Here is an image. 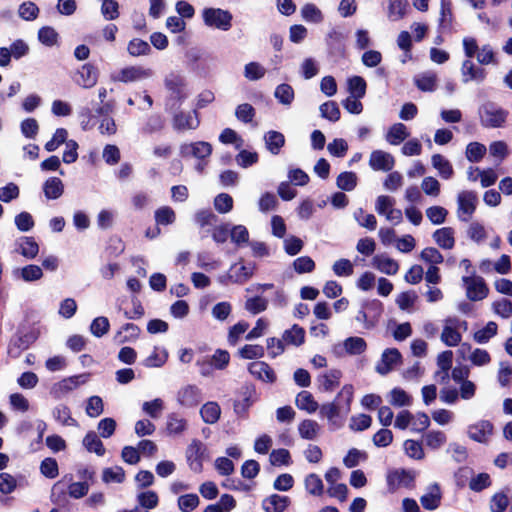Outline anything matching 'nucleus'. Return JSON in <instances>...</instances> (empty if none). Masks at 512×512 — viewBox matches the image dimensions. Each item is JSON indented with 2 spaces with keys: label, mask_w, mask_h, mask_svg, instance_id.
Returning <instances> with one entry per match:
<instances>
[{
  "label": "nucleus",
  "mask_w": 512,
  "mask_h": 512,
  "mask_svg": "<svg viewBox=\"0 0 512 512\" xmlns=\"http://www.w3.org/2000/svg\"><path fill=\"white\" fill-rule=\"evenodd\" d=\"M195 118L190 113L178 112L173 116V128L177 131L196 129L199 126L197 110H194Z\"/></svg>",
  "instance_id": "nucleus-14"
},
{
  "label": "nucleus",
  "mask_w": 512,
  "mask_h": 512,
  "mask_svg": "<svg viewBox=\"0 0 512 512\" xmlns=\"http://www.w3.org/2000/svg\"><path fill=\"white\" fill-rule=\"evenodd\" d=\"M41 473L49 478L54 479L59 475V468L56 459L47 457L40 464Z\"/></svg>",
  "instance_id": "nucleus-62"
},
{
  "label": "nucleus",
  "mask_w": 512,
  "mask_h": 512,
  "mask_svg": "<svg viewBox=\"0 0 512 512\" xmlns=\"http://www.w3.org/2000/svg\"><path fill=\"white\" fill-rule=\"evenodd\" d=\"M234 274H227L219 277V281L221 284L227 285L229 282L236 284H244L253 276V266L240 265L237 268V264H233L230 268V271L235 270Z\"/></svg>",
  "instance_id": "nucleus-8"
},
{
  "label": "nucleus",
  "mask_w": 512,
  "mask_h": 512,
  "mask_svg": "<svg viewBox=\"0 0 512 512\" xmlns=\"http://www.w3.org/2000/svg\"><path fill=\"white\" fill-rule=\"evenodd\" d=\"M43 192L47 199H58L64 193V185L60 178L50 177L43 184Z\"/></svg>",
  "instance_id": "nucleus-22"
},
{
  "label": "nucleus",
  "mask_w": 512,
  "mask_h": 512,
  "mask_svg": "<svg viewBox=\"0 0 512 512\" xmlns=\"http://www.w3.org/2000/svg\"><path fill=\"white\" fill-rule=\"evenodd\" d=\"M248 371L256 379L266 383H274L277 379L272 367L264 361L252 362L248 366Z\"/></svg>",
  "instance_id": "nucleus-11"
},
{
  "label": "nucleus",
  "mask_w": 512,
  "mask_h": 512,
  "mask_svg": "<svg viewBox=\"0 0 512 512\" xmlns=\"http://www.w3.org/2000/svg\"><path fill=\"white\" fill-rule=\"evenodd\" d=\"M298 431L303 439L313 440L318 434L319 425L315 420L305 419L299 424Z\"/></svg>",
  "instance_id": "nucleus-37"
},
{
  "label": "nucleus",
  "mask_w": 512,
  "mask_h": 512,
  "mask_svg": "<svg viewBox=\"0 0 512 512\" xmlns=\"http://www.w3.org/2000/svg\"><path fill=\"white\" fill-rule=\"evenodd\" d=\"M152 75L151 69H145L141 66H130L123 68L118 75V80L123 83L134 82L148 78Z\"/></svg>",
  "instance_id": "nucleus-16"
},
{
  "label": "nucleus",
  "mask_w": 512,
  "mask_h": 512,
  "mask_svg": "<svg viewBox=\"0 0 512 512\" xmlns=\"http://www.w3.org/2000/svg\"><path fill=\"white\" fill-rule=\"evenodd\" d=\"M54 418L63 425H76L77 421L72 418L71 410L67 405H59L53 410Z\"/></svg>",
  "instance_id": "nucleus-57"
},
{
  "label": "nucleus",
  "mask_w": 512,
  "mask_h": 512,
  "mask_svg": "<svg viewBox=\"0 0 512 512\" xmlns=\"http://www.w3.org/2000/svg\"><path fill=\"white\" fill-rule=\"evenodd\" d=\"M177 399L182 406L195 407L202 401L201 390L196 385H187L178 391Z\"/></svg>",
  "instance_id": "nucleus-12"
},
{
  "label": "nucleus",
  "mask_w": 512,
  "mask_h": 512,
  "mask_svg": "<svg viewBox=\"0 0 512 512\" xmlns=\"http://www.w3.org/2000/svg\"><path fill=\"white\" fill-rule=\"evenodd\" d=\"M344 347H345L346 352L349 355H359V354H362L366 350L367 343L361 337H357V336L348 337L344 341Z\"/></svg>",
  "instance_id": "nucleus-41"
},
{
  "label": "nucleus",
  "mask_w": 512,
  "mask_h": 512,
  "mask_svg": "<svg viewBox=\"0 0 512 512\" xmlns=\"http://www.w3.org/2000/svg\"><path fill=\"white\" fill-rule=\"evenodd\" d=\"M109 329H110V323H109L108 318L105 316L96 317L90 325V332L95 337H98V338L107 334Z\"/></svg>",
  "instance_id": "nucleus-52"
},
{
  "label": "nucleus",
  "mask_w": 512,
  "mask_h": 512,
  "mask_svg": "<svg viewBox=\"0 0 512 512\" xmlns=\"http://www.w3.org/2000/svg\"><path fill=\"white\" fill-rule=\"evenodd\" d=\"M341 371L334 369L319 377L320 386L324 391H333L335 387L339 386Z\"/></svg>",
  "instance_id": "nucleus-40"
},
{
  "label": "nucleus",
  "mask_w": 512,
  "mask_h": 512,
  "mask_svg": "<svg viewBox=\"0 0 512 512\" xmlns=\"http://www.w3.org/2000/svg\"><path fill=\"white\" fill-rule=\"evenodd\" d=\"M157 225H170L175 222L176 214L169 206H162L154 214Z\"/></svg>",
  "instance_id": "nucleus-48"
},
{
  "label": "nucleus",
  "mask_w": 512,
  "mask_h": 512,
  "mask_svg": "<svg viewBox=\"0 0 512 512\" xmlns=\"http://www.w3.org/2000/svg\"><path fill=\"white\" fill-rule=\"evenodd\" d=\"M33 339L31 335L25 334L18 336L14 339L9 346V354L12 357H18L22 351L28 349L32 344Z\"/></svg>",
  "instance_id": "nucleus-34"
},
{
  "label": "nucleus",
  "mask_w": 512,
  "mask_h": 512,
  "mask_svg": "<svg viewBox=\"0 0 512 512\" xmlns=\"http://www.w3.org/2000/svg\"><path fill=\"white\" fill-rule=\"evenodd\" d=\"M266 148L274 155L279 154L285 145V137L281 132L270 130L265 134Z\"/></svg>",
  "instance_id": "nucleus-26"
},
{
  "label": "nucleus",
  "mask_w": 512,
  "mask_h": 512,
  "mask_svg": "<svg viewBox=\"0 0 512 512\" xmlns=\"http://www.w3.org/2000/svg\"><path fill=\"white\" fill-rule=\"evenodd\" d=\"M321 116L331 122H337L341 117L338 104L335 101H327L320 105Z\"/></svg>",
  "instance_id": "nucleus-45"
},
{
  "label": "nucleus",
  "mask_w": 512,
  "mask_h": 512,
  "mask_svg": "<svg viewBox=\"0 0 512 512\" xmlns=\"http://www.w3.org/2000/svg\"><path fill=\"white\" fill-rule=\"evenodd\" d=\"M200 414L205 423L214 424L220 418L221 408L217 402L210 401L201 407Z\"/></svg>",
  "instance_id": "nucleus-27"
},
{
  "label": "nucleus",
  "mask_w": 512,
  "mask_h": 512,
  "mask_svg": "<svg viewBox=\"0 0 512 512\" xmlns=\"http://www.w3.org/2000/svg\"><path fill=\"white\" fill-rule=\"evenodd\" d=\"M348 92L352 98L361 99L366 94L367 83L361 76H352L347 81Z\"/></svg>",
  "instance_id": "nucleus-29"
},
{
  "label": "nucleus",
  "mask_w": 512,
  "mask_h": 512,
  "mask_svg": "<svg viewBox=\"0 0 512 512\" xmlns=\"http://www.w3.org/2000/svg\"><path fill=\"white\" fill-rule=\"evenodd\" d=\"M232 14L220 8H205L203 20L205 25L228 31L232 27Z\"/></svg>",
  "instance_id": "nucleus-2"
},
{
  "label": "nucleus",
  "mask_w": 512,
  "mask_h": 512,
  "mask_svg": "<svg viewBox=\"0 0 512 512\" xmlns=\"http://www.w3.org/2000/svg\"><path fill=\"white\" fill-rule=\"evenodd\" d=\"M462 72L463 76H469L464 79L465 82L469 80H478L482 81L486 77V71L483 68L475 67V65L470 60H465L462 64Z\"/></svg>",
  "instance_id": "nucleus-35"
},
{
  "label": "nucleus",
  "mask_w": 512,
  "mask_h": 512,
  "mask_svg": "<svg viewBox=\"0 0 512 512\" xmlns=\"http://www.w3.org/2000/svg\"><path fill=\"white\" fill-rule=\"evenodd\" d=\"M102 480L105 483H122L125 480V471L122 467L105 468L102 472Z\"/></svg>",
  "instance_id": "nucleus-56"
},
{
  "label": "nucleus",
  "mask_w": 512,
  "mask_h": 512,
  "mask_svg": "<svg viewBox=\"0 0 512 512\" xmlns=\"http://www.w3.org/2000/svg\"><path fill=\"white\" fill-rule=\"evenodd\" d=\"M301 15L308 22L319 23L323 20L322 12L312 3H307L302 7Z\"/></svg>",
  "instance_id": "nucleus-58"
},
{
  "label": "nucleus",
  "mask_w": 512,
  "mask_h": 512,
  "mask_svg": "<svg viewBox=\"0 0 512 512\" xmlns=\"http://www.w3.org/2000/svg\"><path fill=\"white\" fill-rule=\"evenodd\" d=\"M68 132L65 128L56 129L53 137L46 142L44 148L48 152L55 151L60 145L67 142Z\"/></svg>",
  "instance_id": "nucleus-53"
},
{
  "label": "nucleus",
  "mask_w": 512,
  "mask_h": 512,
  "mask_svg": "<svg viewBox=\"0 0 512 512\" xmlns=\"http://www.w3.org/2000/svg\"><path fill=\"white\" fill-rule=\"evenodd\" d=\"M477 195L473 191H463L458 195V210L471 216L476 210Z\"/></svg>",
  "instance_id": "nucleus-21"
},
{
  "label": "nucleus",
  "mask_w": 512,
  "mask_h": 512,
  "mask_svg": "<svg viewBox=\"0 0 512 512\" xmlns=\"http://www.w3.org/2000/svg\"><path fill=\"white\" fill-rule=\"evenodd\" d=\"M140 328L134 323H126L121 329L117 332L116 338L121 337L119 339V343L130 342L136 340L140 335Z\"/></svg>",
  "instance_id": "nucleus-36"
},
{
  "label": "nucleus",
  "mask_w": 512,
  "mask_h": 512,
  "mask_svg": "<svg viewBox=\"0 0 512 512\" xmlns=\"http://www.w3.org/2000/svg\"><path fill=\"white\" fill-rule=\"evenodd\" d=\"M127 51L131 56L138 57L148 55L151 52V47L148 42L140 38H134L128 43Z\"/></svg>",
  "instance_id": "nucleus-44"
},
{
  "label": "nucleus",
  "mask_w": 512,
  "mask_h": 512,
  "mask_svg": "<svg viewBox=\"0 0 512 512\" xmlns=\"http://www.w3.org/2000/svg\"><path fill=\"white\" fill-rule=\"evenodd\" d=\"M408 136L407 127L403 123H395L390 127L386 139L391 145H399Z\"/></svg>",
  "instance_id": "nucleus-31"
},
{
  "label": "nucleus",
  "mask_w": 512,
  "mask_h": 512,
  "mask_svg": "<svg viewBox=\"0 0 512 512\" xmlns=\"http://www.w3.org/2000/svg\"><path fill=\"white\" fill-rule=\"evenodd\" d=\"M199 502L197 494H184L178 498V507L182 512H192L198 507Z\"/></svg>",
  "instance_id": "nucleus-54"
},
{
  "label": "nucleus",
  "mask_w": 512,
  "mask_h": 512,
  "mask_svg": "<svg viewBox=\"0 0 512 512\" xmlns=\"http://www.w3.org/2000/svg\"><path fill=\"white\" fill-rule=\"evenodd\" d=\"M373 261L376 268L387 275H395L399 270L398 262L392 258H379L376 256Z\"/></svg>",
  "instance_id": "nucleus-39"
},
{
  "label": "nucleus",
  "mask_w": 512,
  "mask_h": 512,
  "mask_svg": "<svg viewBox=\"0 0 512 512\" xmlns=\"http://www.w3.org/2000/svg\"><path fill=\"white\" fill-rule=\"evenodd\" d=\"M497 331V323L489 321L484 328L474 333V340L480 344L486 343L497 334Z\"/></svg>",
  "instance_id": "nucleus-46"
},
{
  "label": "nucleus",
  "mask_w": 512,
  "mask_h": 512,
  "mask_svg": "<svg viewBox=\"0 0 512 512\" xmlns=\"http://www.w3.org/2000/svg\"><path fill=\"white\" fill-rule=\"evenodd\" d=\"M466 286V296L471 301H480L488 296L489 288L480 276H464L462 278Z\"/></svg>",
  "instance_id": "nucleus-4"
},
{
  "label": "nucleus",
  "mask_w": 512,
  "mask_h": 512,
  "mask_svg": "<svg viewBox=\"0 0 512 512\" xmlns=\"http://www.w3.org/2000/svg\"><path fill=\"white\" fill-rule=\"evenodd\" d=\"M69 490L68 485L63 481H57L51 489L50 499L52 503L58 507H66L69 503L68 500Z\"/></svg>",
  "instance_id": "nucleus-19"
},
{
  "label": "nucleus",
  "mask_w": 512,
  "mask_h": 512,
  "mask_svg": "<svg viewBox=\"0 0 512 512\" xmlns=\"http://www.w3.org/2000/svg\"><path fill=\"white\" fill-rule=\"evenodd\" d=\"M79 78L76 83L85 89H90L97 84L99 77V69L92 63H86L81 66L77 72Z\"/></svg>",
  "instance_id": "nucleus-10"
},
{
  "label": "nucleus",
  "mask_w": 512,
  "mask_h": 512,
  "mask_svg": "<svg viewBox=\"0 0 512 512\" xmlns=\"http://www.w3.org/2000/svg\"><path fill=\"white\" fill-rule=\"evenodd\" d=\"M165 88L170 92L171 98L181 104L186 99L185 78L180 74L171 73L164 80Z\"/></svg>",
  "instance_id": "nucleus-6"
},
{
  "label": "nucleus",
  "mask_w": 512,
  "mask_h": 512,
  "mask_svg": "<svg viewBox=\"0 0 512 512\" xmlns=\"http://www.w3.org/2000/svg\"><path fill=\"white\" fill-rule=\"evenodd\" d=\"M83 446L88 452L103 456L106 452L103 442L94 431H89L83 438Z\"/></svg>",
  "instance_id": "nucleus-25"
},
{
  "label": "nucleus",
  "mask_w": 512,
  "mask_h": 512,
  "mask_svg": "<svg viewBox=\"0 0 512 512\" xmlns=\"http://www.w3.org/2000/svg\"><path fill=\"white\" fill-rule=\"evenodd\" d=\"M492 485V480L488 473L482 472L472 477L469 482V488L474 492H481Z\"/></svg>",
  "instance_id": "nucleus-50"
},
{
  "label": "nucleus",
  "mask_w": 512,
  "mask_h": 512,
  "mask_svg": "<svg viewBox=\"0 0 512 512\" xmlns=\"http://www.w3.org/2000/svg\"><path fill=\"white\" fill-rule=\"evenodd\" d=\"M268 301L261 296L248 298L245 302V309L256 315L267 309Z\"/></svg>",
  "instance_id": "nucleus-59"
},
{
  "label": "nucleus",
  "mask_w": 512,
  "mask_h": 512,
  "mask_svg": "<svg viewBox=\"0 0 512 512\" xmlns=\"http://www.w3.org/2000/svg\"><path fill=\"white\" fill-rule=\"evenodd\" d=\"M214 207L219 213H228L233 209V198L227 193H220L214 199Z\"/></svg>",
  "instance_id": "nucleus-64"
},
{
  "label": "nucleus",
  "mask_w": 512,
  "mask_h": 512,
  "mask_svg": "<svg viewBox=\"0 0 512 512\" xmlns=\"http://www.w3.org/2000/svg\"><path fill=\"white\" fill-rule=\"evenodd\" d=\"M295 402L298 409L304 410L308 413H314L319 408V405L313 395L306 390L298 393Z\"/></svg>",
  "instance_id": "nucleus-28"
},
{
  "label": "nucleus",
  "mask_w": 512,
  "mask_h": 512,
  "mask_svg": "<svg viewBox=\"0 0 512 512\" xmlns=\"http://www.w3.org/2000/svg\"><path fill=\"white\" fill-rule=\"evenodd\" d=\"M290 504L291 500L288 496L272 494L262 501V508L265 512H285Z\"/></svg>",
  "instance_id": "nucleus-15"
},
{
  "label": "nucleus",
  "mask_w": 512,
  "mask_h": 512,
  "mask_svg": "<svg viewBox=\"0 0 512 512\" xmlns=\"http://www.w3.org/2000/svg\"><path fill=\"white\" fill-rule=\"evenodd\" d=\"M432 165L437 169L444 179H449L453 176L454 170L451 163L445 159L441 154H434L432 156Z\"/></svg>",
  "instance_id": "nucleus-33"
},
{
  "label": "nucleus",
  "mask_w": 512,
  "mask_h": 512,
  "mask_svg": "<svg viewBox=\"0 0 512 512\" xmlns=\"http://www.w3.org/2000/svg\"><path fill=\"white\" fill-rule=\"evenodd\" d=\"M206 451L203 443L194 439L187 447L186 458L190 469L196 473H200L203 470L204 453Z\"/></svg>",
  "instance_id": "nucleus-5"
},
{
  "label": "nucleus",
  "mask_w": 512,
  "mask_h": 512,
  "mask_svg": "<svg viewBox=\"0 0 512 512\" xmlns=\"http://www.w3.org/2000/svg\"><path fill=\"white\" fill-rule=\"evenodd\" d=\"M408 7L407 0H393L388 6V17L392 21H398L402 19L406 14Z\"/></svg>",
  "instance_id": "nucleus-43"
},
{
  "label": "nucleus",
  "mask_w": 512,
  "mask_h": 512,
  "mask_svg": "<svg viewBox=\"0 0 512 512\" xmlns=\"http://www.w3.org/2000/svg\"><path fill=\"white\" fill-rule=\"evenodd\" d=\"M437 76L434 73L422 74L415 80L417 88L424 92H432L436 89Z\"/></svg>",
  "instance_id": "nucleus-51"
},
{
  "label": "nucleus",
  "mask_w": 512,
  "mask_h": 512,
  "mask_svg": "<svg viewBox=\"0 0 512 512\" xmlns=\"http://www.w3.org/2000/svg\"><path fill=\"white\" fill-rule=\"evenodd\" d=\"M242 400H235L233 409L235 414L240 418H248L250 407L257 401L256 387L253 383H245L241 387Z\"/></svg>",
  "instance_id": "nucleus-3"
},
{
  "label": "nucleus",
  "mask_w": 512,
  "mask_h": 512,
  "mask_svg": "<svg viewBox=\"0 0 512 512\" xmlns=\"http://www.w3.org/2000/svg\"><path fill=\"white\" fill-rule=\"evenodd\" d=\"M479 116L483 127L500 128L506 123L509 111L494 102H486L479 108Z\"/></svg>",
  "instance_id": "nucleus-1"
},
{
  "label": "nucleus",
  "mask_w": 512,
  "mask_h": 512,
  "mask_svg": "<svg viewBox=\"0 0 512 512\" xmlns=\"http://www.w3.org/2000/svg\"><path fill=\"white\" fill-rule=\"evenodd\" d=\"M274 96L281 104L290 105L294 100V90L291 85L282 83L276 87Z\"/></svg>",
  "instance_id": "nucleus-47"
},
{
  "label": "nucleus",
  "mask_w": 512,
  "mask_h": 512,
  "mask_svg": "<svg viewBox=\"0 0 512 512\" xmlns=\"http://www.w3.org/2000/svg\"><path fill=\"white\" fill-rule=\"evenodd\" d=\"M186 420L171 413L167 418L166 429L169 434H180L186 429Z\"/></svg>",
  "instance_id": "nucleus-60"
},
{
  "label": "nucleus",
  "mask_w": 512,
  "mask_h": 512,
  "mask_svg": "<svg viewBox=\"0 0 512 512\" xmlns=\"http://www.w3.org/2000/svg\"><path fill=\"white\" fill-rule=\"evenodd\" d=\"M186 150H189V154L193 157L204 159L212 154V145L205 141H198L190 145L183 146L182 153L186 154Z\"/></svg>",
  "instance_id": "nucleus-23"
},
{
  "label": "nucleus",
  "mask_w": 512,
  "mask_h": 512,
  "mask_svg": "<svg viewBox=\"0 0 512 512\" xmlns=\"http://www.w3.org/2000/svg\"><path fill=\"white\" fill-rule=\"evenodd\" d=\"M357 175L352 171H345L338 175L336 185L343 191H352L357 186Z\"/></svg>",
  "instance_id": "nucleus-38"
},
{
  "label": "nucleus",
  "mask_w": 512,
  "mask_h": 512,
  "mask_svg": "<svg viewBox=\"0 0 512 512\" xmlns=\"http://www.w3.org/2000/svg\"><path fill=\"white\" fill-rule=\"evenodd\" d=\"M442 493L440 490V486L437 483H434L430 491L420 497V503L426 510H435L441 504Z\"/></svg>",
  "instance_id": "nucleus-18"
},
{
  "label": "nucleus",
  "mask_w": 512,
  "mask_h": 512,
  "mask_svg": "<svg viewBox=\"0 0 512 512\" xmlns=\"http://www.w3.org/2000/svg\"><path fill=\"white\" fill-rule=\"evenodd\" d=\"M14 221L17 229L21 232L30 231L35 225L32 215L26 211L17 214Z\"/></svg>",
  "instance_id": "nucleus-63"
},
{
  "label": "nucleus",
  "mask_w": 512,
  "mask_h": 512,
  "mask_svg": "<svg viewBox=\"0 0 512 512\" xmlns=\"http://www.w3.org/2000/svg\"><path fill=\"white\" fill-rule=\"evenodd\" d=\"M468 433L471 439L483 443L487 440V437L493 433V424L488 420H482L471 425Z\"/></svg>",
  "instance_id": "nucleus-17"
},
{
  "label": "nucleus",
  "mask_w": 512,
  "mask_h": 512,
  "mask_svg": "<svg viewBox=\"0 0 512 512\" xmlns=\"http://www.w3.org/2000/svg\"><path fill=\"white\" fill-rule=\"evenodd\" d=\"M256 115L255 108L249 103H243L237 106L235 116L243 123H250Z\"/></svg>",
  "instance_id": "nucleus-61"
},
{
  "label": "nucleus",
  "mask_w": 512,
  "mask_h": 512,
  "mask_svg": "<svg viewBox=\"0 0 512 512\" xmlns=\"http://www.w3.org/2000/svg\"><path fill=\"white\" fill-rule=\"evenodd\" d=\"M18 251L23 257L34 259L39 253V245L34 237L23 236L19 239Z\"/></svg>",
  "instance_id": "nucleus-24"
},
{
  "label": "nucleus",
  "mask_w": 512,
  "mask_h": 512,
  "mask_svg": "<svg viewBox=\"0 0 512 512\" xmlns=\"http://www.w3.org/2000/svg\"><path fill=\"white\" fill-rule=\"evenodd\" d=\"M305 488L308 493L314 496H321L324 493L322 479L316 473H311L305 478Z\"/></svg>",
  "instance_id": "nucleus-42"
},
{
  "label": "nucleus",
  "mask_w": 512,
  "mask_h": 512,
  "mask_svg": "<svg viewBox=\"0 0 512 512\" xmlns=\"http://www.w3.org/2000/svg\"><path fill=\"white\" fill-rule=\"evenodd\" d=\"M282 337L287 344L300 346L305 342V330L298 324H294L291 329L285 330Z\"/></svg>",
  "instance_id": "nucleus-32"
},
{
  "label": "nucleus",
  "mask_w": 512,
  "mask_h": 512,
  "mask_svg": "<svg viewBox=\"0 0 512 512\" xmlns=\"http://www.w3.org/2000/svg\"><path fill=\"white\" fill-rule=\"evenodd\" d=\"M453 19H454V16H453V12H452L451 0H441L439 28L442 30H450L452 27Z\"/></svg>",
  "instance_id": "nucleus-30"
},
{
  "label": "nucleus",
  "mask_w": 512,
  "mask_h": 512,
  "mask_svg": "<svg viewBox=\"0 0 512 512\" xmlns=\"http://www.w3.org/2000/svg\"><path fill=\"white\" fill-rule=\"evenodd\" d=\"M486 154V147L479 142H470L466 147V158L470 162H479Z\"/></svg>",
  "instance_id": "nucleus-49"
},
{
  "label": "nucleus",
  "mask_w": 512,
  "mask_h": 512,
  "mask_svg": "<svg viewBox=\"0 0 512 512\" xmlns=\"http://www.w3.org/2000/svg\"><path fill=\"white\" fill-rule=\"evenodd\" d=\"M436 244L442 249H452L455 245L454 229L452 227H443L433 233Z\"/></svg>",
  "instance_id": "nucleus-20"
},
{
  "label": "nucleus",
  "mask_w": 512,
  "mask_h": 512,
  "mask_svg": "<svg viewBox=\"0 0 512 512\" xmlns=\"http://www.w3.org/2000/svg\"><path fill=\"white\" fill-rule=\"evenodd\" d=\"M402 355L397 348H387L381 356V363L377 364L376 371L381 375L388 374L393 365L400 363Z\"/></svg>",
  "instance_id": "nucleus-13"
},
{
  "label": "nucleus",
  "mask_w": 512,
  "mask_h": 512,
  "mask_svg": "<svg viewBox=\"0 0 512 512\" xmlns=\"http://www.w3.org/2000/svg\"><path fill=\"white\" fill-rule=\"evenodd\" d=\"M446 325L444 326L441 334V340L445 345L449 347L457 346L462 339L460 332L457 327L459 325V319L457 317H448L445 320Z\"/></svg>",
  "instance_id": "nucleus-9"
},
{
  "label": "nucleus",
  "mask_w": 512,
  "mask_h": 512,
  "mask_svg": "<svg viewBox=\"0 0 512 512\" xmlns=\"http://www.w3.org/2000/svg\"><path fill=\"white\" fill-rule=\"evenodd\" d=\"M395 165L394 157L385 151L382 150H374L370 154L369 158V166L374 171H391Z\"/></svg>",
  "instance_id": "nucleus-7"
},
{
  "label": "nucleus",
  "mask_w": 512,
  "mask_h": 512,
  "mask_svg": "<svg viewBox=\"0 0 512 512\" xmlns=\"http://www.w3.org/2000/svg\"><path fill=\"white\" fill-rule=\"evenodd\" d=\"M104 411L103 400L100 396L94 395L88 398L86 414L91 418L100 416Z\"/></svg>",
  "instance_id": "nucleus-55"
}]
</instances>
